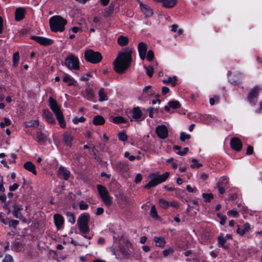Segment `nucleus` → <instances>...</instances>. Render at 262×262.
Returning a JSON list of instances; mask_svg holds the SVG:
<instances>
[{
    "label": "nucleus",
    "instance_id": "obj_1",
    "mask_svg": "<svg viewBox=\"0 0 262 262\" xmlns=\"http://www.w3.org/2000/svg\"><path fill=\"white\" fill-rule=\"evenodd\" d=\"M133 49L126 48L120 52L113 62L114 70L118 74H123L129 68L132 62Z\"/></svg>",
    "mask_w": 262,
    "mask_h": 262
},
{
    "label": "nucleus",
    "instance_id": "obj_2",
    "mask_svg": "<svg viewBox=\"0 0 262 262\" xmlns=\"http://www.w3.org/2000/svg\"><path fill=\"white\" fill-rule=\"evenodd\" d=\"M51 30L53 32H62L64 30V26L67 21L60 16L56 15L52 17L49 20Z\"/></svg>",
    "mask_w": 262,
    "mask_h": 262
},
{
    "label": "nucleus",
    "instance_id": "obj_3",
    "mask_svg": "<svg viewBox=\"0 0 262 262\" xmlns=\"http://www.w3.org/2000/svg\"><path fill=\"white\" fill-rule=\"evenodd\" d=\"M50 105L51 110L56 115V118L59 122V124L61 128L66 127V122L63 116V114L58 105L56 101L52 97L49 98Z\"/></svg>",
    "mask_w": 262,
    "mask_h": 262
},
{
    "label": "nucleus",
    "instance_id": "obj_4",
    "mask_svg": "<svg viewBox=\"0 0 262 262\" xmlns=\"http://www.w3.org/2000/svg\"><path fill=\"white\" fill-rule=\"evenodd\" d=\"M84 58L87 61L95 64L102 60V56L99 52L89 49L85 51Z\"/></svg>",
    "mask_w": 262,
    "mask_h": 262
},
{
    "label": "nucleus",
    "instance_id": "obj_5",
    "mask_svg": "<svg viewBox=\"0 0 262 262\" xmlns=\"http://www.w3.org/2000/svg\"><path fill=\"white\" fill-rule=\"evenodd\" d=\"M90 220V215L88 213L81 214L77 220V224L79 230L83 234H86L89 232L90 229L88 223Z\"/></svg>",
    "mask_w": 262,
    "mask_h": 262
},
{
    "label": "nucleus",
    "instance_id": "obj_6",
    "mask_svg": "<svg viewBox=\"0 0 262 262\" xmlns=\"http://www.w3.org/2000/svg\"><path fill=\"white\" fill-rule=\"evenodd\" d=\"M64 65L70 70H79V62L78 58L74 54H69L65 59Z\"/></svg>",
    "mask_w": 262,
    "mask_h": 262
},
{
    "label": "nucleus",
    "instance_id": "obj_7",
    "mask_svg": "<svg viewBox=\"0 0 262 262\" xmlns=\"http://www.w3.org/2000/svg\"><path fill=\"white\" fill-rule=\"evenodd\" d=\"M169 173L166 172L163 174L159 175L158 177L152 179L148 184L145 185V189H150L151 187H155L158 184L164 182L169 177Z\"/></svg>",
    "mask_w": 262,
    "mask_h": 262
},
{
    "label": "nucleus",
    "instance_id": "obj_8",
    "mask_svg": "<svg viewBox=\"0 0 262 262\" xmlns=\"http://www.w3.org/2000/svg\"><path fill=\"white\" fill-rule=\"evenodd\" d=\"M31 38L39 43L41 45L45 46H49L52 45L54 42V41L51 39L40 36H32L31 37Z\"/></svg>",
    "mask_w": 262,
    "mask_h": 262
},
{
    "label": "nucleus",
    "instance_id": "obj_9",
    "mask_svg": "<svg viewBox=\"0 0 262 262\" xmlns=\"http://www.w3.org/2000/svg\"><path fill=\"white\" fill-rule=\"evenodd\" d=\"M156 132L161 139H165L168 136V129L165 125H159L156 127Z\"/></svg>",
    "mask_w": 262,
    "mask_h": 262
},
{
    "label": "nucleus",
    "instance_id": "obj_10",
    "mask_svg": "<svg viewBox=\"0 0 262 262\" xmlns=\"http://www.w3.org/2000/svg\"><path fill=\"white\" fill-rule=\"evenodd\" d=\"M138 49L140 58L142 60H144L146 58V54L147 50V45L143 42H140L138 44Z\"/></svg>",
    "mask_w": 262,
    "mask_h": 262
},
{
    "label": "nucleus",
    "instance_id": "obj_11",
    "mask_svg": "<svg viewBox=\"0 0 262 262\" xmlns=\"http://www.w3.org/2000/svg\"><path fill=\"white\" fill-rule=\"evenodd\" d=\"M230 145L231 147L235 150L239 151L242 149V143L237 138H233L231 139Z\"/></svg>",
    "mask_w": 262,
    "mask_h": 262
},
{
    "label": "nucleus",
    "instance_id": "obj_12",
    "mask_svg": "<svg viewBox=\"0 0 262 262\" xmlns=\"http://www.w3.org/2000/svg\"><path fill=\"white\" fill-rule=\"evenodd\" d=\"M58 176L60 178L68 180L70 176V172L64 167L60 166L58 170Z\"/></svg>",
    "mask_w": 262,
    "mask_h": 262
},
{
    "label": "nucleus",
    "instance_id": "obj_13",
    "mask_svg": "<svg viewBox=\"0 0 262 262\" xmlns=\"http://www.w3.org/2000/svg\"><path fill=\"white\" fill-rule=\"evenodd\" d=\"M259 92V88L258 86H255L251 91L248 95V100L250 103L253 102V100L254 98H257Z\"/></svg>",
    "mask_w": 262,
    "mask_h": 262
},
{
    "label": "nucleus",
    "instance_id": "obj_14",
    "mask_svg": "<svg viewBox=\"0 0 262 262\" xmlns=\"http://www.w3.org/2000/svg\"><path fill=\"white\" fill-rule=\"evenodd\" d=\"M25 9L23 8H18L15 10V19L16 21H20L25 17Z\"/></svg>",
    "mask_w": 262,
    "mask_h": 262
},
{
    "label": "nucleus",
    "instance_id": "obj_15",
    "mask_svg": "<svg viewBox=\"0 0 262 262\" xmlns=\"http://www.w3.org/2000/svg\"><path fill=\"white\" fill-rule=\"evenodd\" d=\"M63 140L66 145L71 147L72 145V142L73 140V137L70 133L65 132L63 135Z\"/></svg>",
    "mask_w": 262,
    "mask_h": 262
},
{
    "label": "nucleus",
    "instance_id": "obj_16",
    "mask_svg": "<svg viewBox=\"0 0 262 262\" xmlns=\"http://www.w3.org/2000/svg\"><path fill=\"white\" fill-rule=\"evenodd\" d=\"M143 113L139 107H134L133 110V118L136 120H143Z\"/></svg>",
    "mask_w": 262,
    "mask_h": 262
},
{
    "label": "nucleus",
    "instance_id": "obj_17",
    "mask_svg": "<svg viewBox=\"0 0 262 262\" xmlns=\"http://www.w3.org/2000/svg\"><path fill=\"white\" fill-rule=\"evenodd\" d=\"M54 220L55 225L58 229H59L63 224V219L59 214H55L54 215Z\"/></svg>",
    "mask_w": 262,
    "mask_h": 262
},
{
    "label": "nucleus",
    "instance_id": "obj_18",
    "mask_svg": "<svg viewBox=\"0 0 262 262\" xmlns=\"http://www.w3.org/2000/svg\"><path fill=\"white\" fill-rule=\"evenodd\" d=\"M24 167L26 170L32 172L34 174H37L35 165L30 161H28L24 163Z\"/></svg>",
    "mask_w": 262,
    "mask_h": 262
},
{
    "label": "nucleus",
    "instance_id": "obj_19",
    "mask_svg": "<svg viewBox=\"0 0 262 262\" xmlns=\"http://www.w3.org/2000/svg\"><path fill=\"white\" fill-rule=\"evenodd\" d=\"M43 115L48 122L51 124H54L55 123L52 114L49 110H45Z\"/></svg>",
    "mask_w": 262,
    "mask_h": 262
},
{
    "label": "nucleus",
    "instance_id": "obj_20",
    "mask_svg": "<svg viewBox=\"0 0 262 262\" xmlns=\"http://www.w3.org/2000/svg\"><path fill=\"white\" fill-rule=\"evenodd\" d=\"M140 7L142 11L144 13L146 16L149 17L152 15L153 12L152 10L147 5H145L143 4H141Z\"/></svg>",
    "mask_w": 262,
    "mask_h": 262
},
{
    "label": "nucleus",
    "instance_id": "obj_21",
    "mask_svg": "<svg viewBox=\"0 0 262 262\" xmlns=\"http://www.w3.org/2000/svg\"><path fill=\"white\" fill-rule=\"evenodd\" d=\"M228 178L227 177H222L220 179L219 182L216 183V186L228 188Z\"/></svg>",
    "mask_w": 262,
    "mask_h": 262
},
{
    "label": "nucleus",
    "instance_id": "obj_22",
    "mask_svg": "<svg viewBox=\"0 0 262 262\" xmlns=\"http://www.w3.org/2000/svg\"><path fill=\"white\" fill-rule=\"evenodd\" d=\"M93 122L95 125H101L104 124L105 119L102 116L97 115L94 117Z\"/></svg>",
    "mask_w": 262,
    "mask_h": 262
},
{
    "label": "nucleus",
    "instance_id": "obj_23",
    "mask_svg": "<svg viewBox=\"0 0 262 262\" xmlns=\"http://www.w3.org/2000/svg\"><path fill=\"white\" fill-rule=\"evenodd\" d=\"M118 43L120 46H125L128 45L129 42L128 38L125 36H120L117 39Z\"/></svg>",
    "mask_w": 262,
    "mask_h": 262
},
{
    "label": "nucleus",
    "instance_id": "obj_24",
    "mask_svg": "<svg viewBox=\"0 0 262 262\" xmlns=\"http://www.w3.org/2000/svg\"><path fill=\"white\" fill-rule=\"evenodd\" d=\"M47 140V136L42 132L38 131L37 132V141L40 144H43Z\"/></svg>",
    "mask_w": 262,
    "mask_h": 262
},
{
    "label": "nucleus",
    "instance_id": "obj_25",
    "mask_svg": "<svg viewBox=\"0 0 262 262\" xmlns=\"http://www.w3.org/2000/svg\"><path fill=\"white\" fill-rule=\"evenodd\" d=\"M21 209L22 208L20 207L17 206L16 205H14L13 214L16 218L21 219L23 217V215L20 212Z\"/></svg>",
    "mask_w": 262,
    "mask_h": 262
},
{
    "label": "nucleus",
    "instance_id": "obj_26",
    "mask_svg": "<svg viewBox=\"0 0 262 262\" xmlns=\"http://www.w3.org/2000/svg\"><path fill=\"white\" fill-rule=\"evenodd\" d=\"M97 188L101 198L108 193L107 189L102 185H98Z\"/></svg>",
    "mask_w": 262,
    "mask_h": 262
},
{
    "label": "nucleus",
    "instance_id": "obj_27",
    "mask_svg": "<svg viewBox=\"0 0 262 262\" xmlns=\"http://www.w3.org/2000/svg\"><path fill=\"white\" fill-rule=\"evenodd\" d=\"M154 241L157 247H164L165 244V241L162 237H155Z\"/></svg>",
    "mask_w": 262,
    "mask_h": 262
},
{
    "label": "nucleus",
    "instance_id": "obj_28",
    "mask_svg": "<svg viewBox=\"0 0 262 262\" xmlns=\"http://www.w3.org/2000/svg\"><path fill=\"white\" fill-rule=\"evenodd\" d=\"M99 100L100 102H102L103 101L107 100L108 99V97L107 95L105 93V90L104 88H101L99 91Z\"/></svg>",
    "mask_w": 262,
    "mask_h": 262
},
{
    "label": "nucleus",
    "instance_id": "obj_29",
    "mask_svg": "<svg viewBox=\"0 0 262 262\" xmlns=\"http://www.w3.org/2000/svg\"><path fill=\"white\" fill-rule=\"evenodd\" d=\"M177 4V0H165L163 6L167 8L173 7Z\"/></svg>",
    "mask_w": 262,
    "mask_h": 262
},
{
    "label": "nucleus",
    "instance_id": "obj_30",
    "mask_svg": "<svg viewBox=\"0 0 262 262\" xmlns=\"http://www.w3.org/2000/svg\"><path fill=\"white\" fill-rule=\"evenodd\" d=\"M218 244L220 247H223L225 249H227L228 247L225 246V244L226 243V239L224 237L223 235H221L217 238Z\"/></svg>",
    "mask_w": 262,
    "mask_h": 262
},
{
    "label": "nucleus",
    "instance_id": "obj_31",
    "mask_svg": "<svg viewBox=\"0 0 262 262\" xmlns=\"http://www.w3.org/2000/svg\"><path fill=\"white\" fill-rule=\"evenodd\" d=\"M117 168L122 171H127L129 170L128 165L126 163L118 162L117 164Z\"/></svg>",
    "mask_w": 262,
    "mask_h": 262
},
{
    "label": "nucleus",
    "instance_id": "obj_32",
    "mask_svg": "<svg viewBox=\"0 0 262 262\" xmlns=\"http://www.w3.org/2000/svg\"><path fill=\"white\" fill-rule=\"evenodd\" d=\"M112 121L115 124L126 123L127 120L121 116H116L112 118Z\"/></svg>",
    "mask_w": 262,
    "mask_h": 262
},
{
    "label": "nucleus",
    "instance_id": "obj_33",
    "mask_svg": "<svg viewBox=\"0 0 262 262\" xmlns=\"http://www.w3.org/2000/svg\"><path fill=\"white\" fill-rule=\"evenodd\" d=\"M101 199L103 203L106 205V206H110L112 204V198L109 195V193H108L105 195L103 196L101 198Z\"/></svg>",
    "mask_w": 262,
    "mask_h": 262
},
{
    "label": "nucleus",
    "instance_id": "obj_34",
    "mask_svg": "<svg viewBox=\"0 0 262 262\" xmlns=\"http://www.w3.org/2000/svg\"><path fill=\"white\" fill-rule=\"evenodd\" d=\"M114 10V6L111 4L107 9H106L104 12V16L105 17H108L111 15Z\"/></svg>",
    "mask_w": 262,
    "mask_h": 262
},
{
    "label": "nucleus",
    "instance_id": "obj_35",
    "mask_svg": "<svg viewBox=\"0 0 262 262\" xmlns=\"http://www.w3.org/2000/svg\"><path fill=\"white\" fill-rule=\"evenodd\" d=\"M63 81L64 82H68V85L69 86L73 85L74 84L75 80L70 77L68 75H66L63 78Z\"/></svg>",
    "mask_w": 262,
    "mask_h": 262
},
{
    "label": "nucleus",
    "instance_id": "obj_36",
    "mask_svg": "<svg viewBox=\"0 0 262 262\" xmlns=\"http://www.w3.org/2000/svg\"><path fill=\"white\" fill-rule=\"evenodd\" d=\"M159 204L160 206L163 209H167L170 206V202L166 201L163 199H161L159 200Z\"/></svg>",
    "mask_w": 262,
    "mask_h": 262
},
{
    "label": "nucleus",
    "instance_id": "obj_37",
    "mask_svg": "<svg viewBox=\"0 0 262 262\" xmlns=\"http://www.w3.org/2000/svg\"><path fill=\"white\" fill-rule=\"evenodd\" d=\"M168 105L173 109H177L181 107L179 102L177 100L170 101L168 102Z\"/></svg>",
    "mask_w": 262,
    "mask_h": 262
},
{
    "label": "nucleus",
    "instance_id": "obj_38",
    "mask_svg": "<svg viewBox=\"0 0 262 262\" xmlns=\"http://www.w3.org/2000/svg\"><path fill=\"white\" fill-rule=\"evenodd\" d=\"M95 95L92 89H86L85 91V97L88 99H92L94 98Z\"/></svg>",
    "mask_w": 262,
    "mask_h": 262
},
{
    "label": "nucleus",
    "instance_id": "obj_39",
    "mask_svg": "<svg viewBox=\"0 0 262 262\" xmlns=\"http://www.w3.org/2000/svg\"><path fill=\"white\" fill-rule=\"evenodd\" d=\"M119 140L122 141H126L127 140L128 137L126 134L125 131L120 132L118 134Z\"/></svg>",
    "mask_w": 262,
    "mask_h": 262
},
{
    "label": "nucleus",
    "instance_id": "obj_40",
    "mask_svg": "<svg viewBox=\"0 0 262 262\" xmlns=\"http://www.w3.org/2000/svg\"><path fill=\"white\" fill-rule=\"evenodd\" d=\"M176 81L177 78L174 76L173 78L169 77L168 80H163V82L164 83H171L172 86H174L176 84Z\"/></svg>",
    "mask_w": 262,
    "mask_h": 262
},
{
    "label": "nucleus",
    "instance_id": "obj_41",
    "mask_svg": "<svg viewBox=\"0 0 262 262\" xmlns=\"http://www.w3.org/2000/svg\"><path fill=\"white\" fill-rule=\"evenodd\" d=\"M67 216L68 217V221L69 222L73 224L75 223V217L73 213L67 212Z\"/></svg>",
    "mask_w": 262,
    "mask_h": 262
},
{
    "label": "nucleus",
    "instance_id": "obj_42",
    "mask_svg": "<svg viewBox=\"0 0 262 262\" xmlns=\"http://www.w3.org/2000/svg\"><path fill=\"white\" fill-rule=\"evenodd\" d=\"M150 215L153 218L157 219L158 217V215L155 205H152L150 209Z\"/></svg>",
    "mask_w": 262,
    "mask_h": 262
},
{
    "label": "nucleus",
    "instance_id": "obj_43",
    "mask_svg": "<svg viewBox=\"0 0 262 262\" xmlns=\"http://www.w3.org/2000/svg\"><path fill=\"white\" fill-rule=\"evenodd\" d=\"M202 196L205 199L206 202H209L213 199V195L212 193H203Z\"/></svg>",
    "mask_w": 262,
    "mask_h": 262
},
{
    "label": "nucleus",
    "instance_id": "obj_44",
    "mask_svg": "<svg viewBox=\"0 0 262 262\" xmlns=\"http://www.w3.org/2000/svg\"><path fill=\"white\" fill-rule=\"evenodd\" d=\"M192 162L193 163V164H191L190 165V167L192 168H200L202 166V164H201V163H198V161L196 159H192Z\"/></svg>",
    "mask_w": 262,
    "mask_h": 262
},
{
    "label": "nucleus",
    "instance_id": "obj_45",
    "mask_svg": "<svg viewBox=\"0 0 262 262\" xmlns=\"http://www.w3.org/2000/svg\"><path fill=\"white\" fill-rule=\"evenodd\" d=\"M146 74L149 77H151L154 73V69L152 67H145Z\"/></svg>",
    "mask_w": 262,
    "mask_h": 262
},
{
    "label": "nucleus",
    "instance_id": "obj_46",
    "mask_svg": "<svg viewBox=\"0 0 262 262\" xmlns=\"http://www.w3.org/2000/svg\"><path fill=\"white\" fill-rule=\"evenodd\" d=\"M174 252V250L172 248H169L164 250L163 251V254L164 257H166L171 254H172Z\"/></svg>",
    "mask_w": 262,
    "mask_h": 262
},
{
    "label": "nucleus",
    "instance_id": "obj_47",
    "mask_svg": "<svg viewBox=\"0 0 262 262\" xmlns=\"http://www.w3.org/2000/svg\"><path fill=\"white\" fill-rule=\"evenodd\" d=\"M120 251L122 254L125 257H128L129 255L128 250H126L125 248L120 246Z\"/></svg>",
    "mask_w": 262,
    "mask_h": 262
},
{
    "label": "nucleus",
    "instance_id": "obj_48",
    "mask_svg": "<svg viewBox=\"0 0 262 262\" xmlns=\"http://www.w3.org/2000/svg\"><path fill=\"white\" fill-rule=\"evenodd\" d=\"M5 122H1L0 126L2 128H4L5 126H9L11 124V121L9 119L7 118H4Z\"/></svg>",
    "mask_w": 262,
    "mask_h": 262
},
{
    "label": "nucleus",
    "instance_id": "obj_49",
    "mask_svg": "<svg viewBox=\"0 0 262 262\" xmlns=\"http://www.w3.org/2000/svg\"><path fill=\"white\" fill-rule=\"evenodd\" d=\"M154 59V53L152 50H149L147 52V59L149 61H151Z\"/></svg>",
    "mask_w": 262,
    "mask_h": 262
},
{
    "label": "nucleus",
    "instance_id": "obj_50",
    "mask_svg": "<svg viewBox=\"0 0 262 262\" xmlns=\"http://www.w3.org/2000/svg\"><path fill=\"white\" fill-rule=\"evenodd\" d=\"M190 138V135H187L185 133H181L180 134V140L181 141L184 142L186 139H189Z\"/></svg>",
    "mask_w": 262,
    "mask_h": 262
},
{
    "label": "nucleus",
    "instance_id": "obj_51",
    "mask_svg": "<svg viewBox=\"0 0 262 262\" xmlns=\"http://www.w3.org/2000/svg\"><path fill=\"white\" fill-rule=\"evenodd\" d=\"M39 125V122L38 121H30L28 122L27 123V126L28 127H37Z\"/></svg>",
    "mask_w": 262,
    "mask_h": 262
},
{
    "label": "nucleus",
    "instance_id": "obj_52",
    "mask_svg": "<svg viewBox=\"0 0 262 262\" xmlns=\"http://www.w3.org/2000/svg\"><path fill=\"white\" fill-rule=\"evenodd\" d=\"M217 216L220 219V223L221 225H224L225 224L227 217L225 215H222L220 213L217 214Z\"/></svg>",
    "mask_w": 262,
    "mask_h": 262
},
{
    "label": "nucleus",
    "instance_id": "obj_53",
    "mask_svg": "<svg viewBox=\"0 0 262 262\" xmlns=\"http://www.w3.org/2000/svg\"><path fill=\"white\" fill-rule=\"evenodd\" d=\"M19 224V221L15 220H11L9 221V225L14 228H16L17 225Z\"/></svg>",
    "mask_w": 262,
    "mask_h": 262
},
{
    "label": "nucleus",
    "instance_id": "obj_54",
    "mask_svg": "<svg viewBox=\"0 0 262 262\" xmlns=\"http://www.w3.org/2000/svg\"><path fill=\"white\" fill-rule=\"evenodd\" d=\"M2 262H13V258L12 256L9 254H7Z\"/></svg>",
    "mask_w": 262,
    "mask_h": 262
},
{
    "label": "nucleus",
    "instance_id": "obj_55",
    "mask_svg": "<svg viewBox=\"0 0 262 262\" xmlns=\"http://www.w3.org/2000/svg\"><path fill=\"white\" fill-rule=\"evenodd\" d=\"M227 214L229 215H232L234 217H237L239 215L238 212L234 210H229L227 212Z\"/></svg>",
    "mask_w": 262,
    "mask_h": 262
},
{
    "label": "nucleus",
    "instance_id": "obj_56",
    "mask_svg": "<svg viewBox=\"0 0 262 262\" xmlns=\"http://www.w3.org/2000/svg\"><path fill=\"white\" fill-rule=\"evenodd\" d=\"M88 208V205L81 201L79 203V208L81 210H86Z\"/></svg>",
    "mask_w": 262,
    "mask_h": 262
},
{
    "label": "nucleus",
    "instance_id": "obj_57",
    "mask_svg": "<svg viewBox=\"0 0 262 262\" xmlns=\"http://www.w3.org/2000/svg\"><path fill=\"white\" fill-rule=\"evenodd\" d=\"M220 100V97L217 96H214L213 98H210L209 101L211 105L215 104V101L218 102Z\"/></svg>",
    "mask_w": 262,
    "mask_h": 262
},
{
    "label": "nucleus",
    "instance_id": "obj_58",
    "mask_svg": "<svg viewBox=\"0 0 262 262\" xmlns=\"http://www.w3.org/2000/svg\"><path fill=\"white\" fill-rule=\"evenodd\" d=\"M85 120V119L83 117H81L79 118H75L73 119V122L75 124H77L78 122H83Z\"/></svg>",
    "mask_w": 262,
    "mask_h": 262
},
{
    "label": "nucleus",
    "instance_id": "obj_59",
    "mask_svg": "<svg viewBox=\"0 0 262 262\" xmlns=\"http://www.w3.org/2000/svg\"><path fill=\"white\" fill-rule=\"evenodd\" d=\"M19 53L18 52H15L14 54H13V62L14 63H17L19 60Z\"/></svg>",
    "mask_w": 262,
    "mask_h": 262
},
{
    "label": "nucleus",
    "instance_id": "obj_60",
    "mask_svg": "<svg viewBox=\"0 0 262 262\" xmlns=\"http://www.w3.org/2000/svg\"><path fill=\"white\" fill-rule=\"evenodd\" d=\"M243 226V230L245 232V233L246 232H249L251 230L250 225L248 223H245Z\"/></svg>",
    "mask_w": 262,
    "mask_h": 262
},
{
    "label": "nucleus",
    "instance_id": "obj_61",
    "mask_svg": "<svg viewBox=\"0 0 262 262\" xmlns=\"http://www.w3.org/2000/svg\"><path fill=\"white\" fill-rule=\"evenodd\" d=\"M189 149L188 147H185L183 148V150L182 151L179 150L178 152V154L180 156H183L185 155L188 151Z\"/></svg>",
    "mask_w": 262,
    "mask_h": 262
},
{
    "label": "nucleus",
    "instance_id": "obj_62",
    "mask_svg": "<svg viewBox=\"0 0 262 262\" xmlns=\"http://www.w3.org/2000/svg\"><path fill=\"white\" fill-rule=\"evenodd\" d=\"M142 179V175L140 173H138L137 174V176L136 177V178L135 180V182L137 184L139 183V182H140L141 181Z\"/></svg>",
    "mask_w": 262,
    "mask_h": 262
},
{
    "label": "nucleus",
    "instance_id": "obj_63",
    "mask_svg": "<svg viewBox=\"0 0 262 262\" xmlns=\"http://www.w3.org/2000/svg\"><path fill=\"white\" fill-rule=\"evenodd\" d=\"M253 152V148L252 146L249 145L247 149L246 154L248 155H251Z\"/></svg>",
    "mask_w": 262,
    "mask_h": 262
},
{
    "label": "nucleus",
    "instance_id": "obj_64",
    "mask_svg": "<svg viewBox=\"0 0 262 262\" xmlns=\"http://www.w3.org/2000/svg\"><path fill=\"white\" fill-rule=\"evenodd\" d=\"M237 229L236 230V232L240 235H244L245 234V232L243 230V229H241L239 226L237 225Z\"/></svg>",
    "mask_w": 262,
    "mask_h": 262
}]
</instances>
